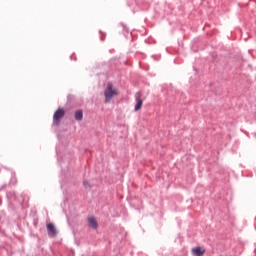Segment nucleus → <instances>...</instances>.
Here are the masks:
<instances>
[{
  "label": "nucleus",
  "instance_id": "f257e3e1",
  "mask_svg": "<svg viewBox=\"0 0 256 256\" xmlns=\"http://www.w3.org/2000/svg\"><path fill=\"white\" fill-rule=\"evenodd\" d=\"M118 96H119V89L114 88L113 84L108 83L104 90V97H105L104 103H111L112 99Z\"/></svg>",
  "mask_w": 256,
  "mask_h": 256
},
{
  "label": "nucleus",
  "instance_id": "f03ea898",
  "mask_svg": "<svg viewBox=\"0 0 256 256\" xmlns=\"http://www.w3.org/2000/svg\"><path fill=\"white\" fill-rule=\"evenodd\" d=\"M65 117V110L63 108H59L53 116V121L54 124L59 125V122L61 121V119H63Z\"/></svg>",
  "mask_w": 256,
  "mask_h": 256
},
{
  "label": "nucleus",
  "instance_id": "7ed1b4c3",
  "mask_svg": "<svg viewBox=\"0 0 256 256\" xmlns=\"http://www.w3.org/2000/svg\"><path fill=\"white\" fill-rule=\"evenodd\" d=\"M141 97V92H137L135 94L136 105L134 107V111H140V109L143 107V99Z\"/></svg>",
  "mask_w": 256,
  "mask_h": 256
},
{
  "label": "nucleus",
  "instance_id": "20e7f679",
  "mask_svg": "<svg viewBox=\"0 0 256 256\" xmlns=\"http://www.w3.org/2000/svg\"><path fill=\"white\" fill-rule=\"evenodd\" d=\"M47 230H48V235L50 237H57V228H55V224L49 223L47 224Z\"/></svg>",
  "mask_w": 256,
  "mask_h": 256
},
{
  "label": "nucleus",
  "instance_id": "39448f33",
  "mask_svg": "<svg viewBox=\"0 0 256 256\" xmlns=\"http://www.w3.org/2000/svg\"><path fill=\"white\" fill-rule=\"evenodd\" d=\"M192 254H194L195 256H203L205 255V249H203L202 247L198 246L195 248H192L191 250Z\"/></svg>",
  "mask_w": 256,
  "mask_h": 256
},
{
  "label": "nucleus",
  "instance_id": "423d86ee",
  "mask_svg": "<svg viewBox=\"0 0 256 256\" xmlns=\"http://www.w3.org/2000/svg\"><path fill=\"white\" fill-rule=\"evenodd\" d=\"M88 224L89 227H91L92 229H97V227H99V224L97 223V219H95V217H89Z\"/></svg>",
  "mask_w": 256,
  "mask_h": 256
},
{
  "label": "nucleus",
  "instance_id": "0eeeda50",
  "mask_svg": "<svg viewBox=\"0 0 256 256\" xmlns=\"http://www.w3.org/2000/svg\"><path fill=\"white\" fill-rule=\"evenodd\" d=\"M75 119H76V121H82L83 120V110H77L75 112Z\"/></svg>",
  "mask_w": 256,
  "mask_h": 256
},
{
  "label": "nucleus",
  "instance_id": "6e6552de",
  "mask_svg": "<svg viewBox=\"0 0 256 256\" xmlns=\"http://www.w3.org/2000/svg\"><path fill=\"white\" fill-rule=\"evenodd\" d=\"M84 187L87 189V188H89V187H91V186L89 185V182L85 181V182H84Z\"/></svg>",
  "mask_w": 256,
  "mask_h": 256
}]
</instances>
